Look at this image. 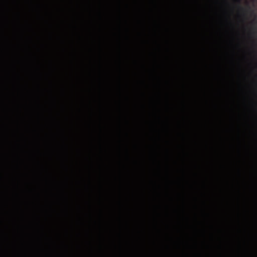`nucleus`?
I'll use <instances>...</instances> for the list:
<instances>
[{
	"label": "nucleus",
	"instance_id": "obj_1",
	"mask_svg": "<svg viewBox=\"0 0 257 257\" xmlns=\"http://www.w3.org/2000/svg\"><path fill=\"white\" fill-rule=\"evenodd\" d=\"M240 0H238V2H240Z\"/></svg>",
	"mask_w": 257,
	"mask_h": 257
}]
</instances>
